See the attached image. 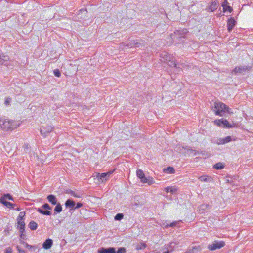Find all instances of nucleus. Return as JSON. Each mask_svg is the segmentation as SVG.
<instances>
[{
    "label": "nucleus",
    "mask_w": 253,
    "mask_h": 253,
    "mask_svg": "<svg viewBox=\"0 0 253 253\" xmlns=\"http://www.w3.org/2000/svg\"><path fill=\"white\" fill-rule=\"evenodd\" d=\"M17 221L16 228L18 230H21V231L25 230V223L24 220H17Z\"/></svg>",
    "instance_id": "18"
},
{
    "label": "nucleus",
    "mask_w": 253,
    "mask_h": 253,
    "mask_svg": "<svg viewBox=\"0 0 253 253\" xmlns=\"http://www.w3.org/2000/svg\"><path fill=\"white\" fill-rule=\"evenodd\" d=\"M16 249L18 252V253H26L24 250L22 249L19 246H16Z\"/></svg>",
    "instance_id": "46"
},
{
    "label": "nucleus",
    "mask_w": 253,
    "mask_h": 253,
    "mask_svg": "<svg viewBox=\"0 0 253 253\" xmlns=\"http://www.w3.org/2000/svg\"><path fill=\"white\" fill-rule=\"evenodd\" d=\"M0 199H3V201H7L9 200L12 201H14L13 196L9 193H4L0 198Z\"/></svg>",
    "instance_id": "23"
},
{
    "label": "nucleus",
    "mask_w": 253,
    "mask_h": 253,
    "mask_svg": "<svg viewBox=\"0 0 253 253\" xmlns=\"http://www.w3.org/2000/svg\"><path fill=\"white\" fill-rule=\"evenodd\" d=\"M20 243L21 244L23 245L24 246V247H26V244H28V243L27 242H25V241H24L23 240H21L20 241Z\"/></svg>",
    "instance_id": "52"
},
{
    "label": "nucleus",
    "mask_w": 253,
    "mask_h": 253,
    "mask_svg": "<svg viewBox=\"0 0 253 253\" xmlns=\"http://www.w3.org/2000/svg\"><path fill=\"white\" fill-rule=\"evenodd\" d=\"M126 249L125 247H120L116 251V253H126Z\"/></svg>",
    "instance_id": "38"
},
{
    "label": "nucleus",
    "mask_w": 253,
    "mask_h": 253,
    "mask_svg": "<svg viewBox=\"0 0 253 253\" xmlns=\"http://www.w3.org/2000/svg\"><path fill=\"white\" fill-rule=\"evenodd\" d=\"M25 216V212L21 211L19 213V215L17 217V220H24V217Z\"/></svg>",
    "instance_id": "32"
},
{
    "label": "nucleus",
    "mask_w": 253,
    "mask_h": 253,
    "mask_svg": "<svg viewBox=\"0 0 253 253\" xmlns=\"http://www.w3.org/2000/svg\"><path fill=\"white\" fill-rule=\"evenodd\" d=\"M177 190L176 186H168L165 188V191L167 193L174 194Z\"/></svg>",
    "instance_id": "22"
},
{
    "label": "nucleus",
    "mask_w": 253,
    "mask_h": 253,
    "mask_svg": "<svg viewBox=\"0 0 253 253\" xmlns=\"http://www.w3.org/2000/svg\"><path fill=\"white\" fill-rule=\"evenodd\" d=\"M1 59H2L3 60V61L5 63H6V66H8L10 65V62H9V57L7 56V55H5L4 54H2V55H1Z\"/></svg>",
    "instance_id": "30"
},
{
    "label": "nucleus",
    "mask_w": 253,
    "mask_h": 253,
    "mask_svg": "<svg viewBox=\"0 0 253 253\" xmlns=\"http://www.w3.org/2000/svg\"><path fill=\"white\" fill-rule=\"evenodd\" d=\"M228 2L227 1V0H225L222 3V6L223 7V11L225 12V9L226 8V6L228 5Z\"/></svg>",
    "instance_id": "42"
},
{
    "label": "nucleus",
    "mask_w": 253,
    "mask_h": 253,
    "mask_svg": "<svg viewBox=\"0 0 253 253\" xmlns=\"http://www.w3.org/2000/svg\"><path fill=\"white\" fill-rule=\"evenodd\" d=\"M1 55L0 56V65H6V63H5L3 61V60L2 59H1Z\"/></svg>",
    "instance_id": "49"
},
{
    "label": "nucleus",
    "mask_w": 253,
    "mask_h": 253,
    "mask_svg": "<svg viewBox=\"0 0 253 253\" xmlns=\"http://www.w3.org/2000/svg\"><path fill=\"white\" fill-rule=\"evenodd\" d=\"M138 205H139V204L138 203H135L134 204H133L132 205V206H138Z\"/></svg>",
    "instance_id": "56"
},
{
    "label": "nucleus",
    "mask_w": 253,
    "mask_h": 253,
    "mask_svg": "<svg viewBox=\"0 0 253 253\" xmlns=\"http://www.w3.org/2000/svg\"><path fill=\"white\" fill-rule=\"evenodd\" d=\"M28 227L31 230H36L37 229L38 224L35 221H31L29 223Z\"/></svg>",
    "instance_id": "28"
},
{
    "label": "nucleus",
    "mask_w": 253,
    "mask_h": 253,
    "mask_svg": "<svg viewBox=\"0 0 253 253\" xmlns=\"http://www.w3.org/2000/svg\"><path fill=\"white\" fill-rule=\"evenodd\" d=\"M251 67L246 65H240L236 66L234 69L232 71V73L235 75L237 74H244L250 71Z\"/></svg>",
    "instance_id": "3"
},
{
    "label": "nucleus",
    "mask_w": 253,
    "mask_h": 253,
    "mask_svg": "<svg viewBox=\"0 0 253 253\" xmlns=\"http://www.w3.org/2000/svg\"><path fill=\"white\" fill-rule=\"evenodd\" d=\"M108 174L106 173H98L97 177L98 180L103 182L104 181H106L108 179L109 177H108Z\"/></svg>",
    "instance_id": "21"
},
{
    "label": "nucleus",
    "mask_w": 253,
    "mask_h": 253,
    "mask_svg": "<svg viewBox=\"0 0 253 253\" xmlns=\"http://www.w3.org/2000/svg\"><path fill=\"white\" fill-rule=\"evenodd\" d=\"M135 40L131 41L129 43H128L126 46H127L128 48H135Z\"/></svg>",
    "instance_id": "36"
},
{
    "label": "nucleus",
    "mask_w": 253,
    "mask_h": 253,
    "mask_svg": "<svg viewBox=\"0 0 253 253\" xmlns=\"http://www.w3.org/2000/svg\"><path fill=\"white\" fill-rule=\"evenodd\" d=\"M0 126H1V128L5 131L12 130L15 128L10 124L9 121H3L1 119H0Z\"/></svg>",
    "instance_id": "7"
},
{
    "label": "nucleus",
    "mask_w": 253,
    "mask_h": 253,
    "mask_svg": "<svg viewBox=\"0 0 253 253\" xmlns=\"http://www.w3.org/2000/svg\"><path fill=\"white\" fill-rule=\"evenodd\" d=\"M178 224V222L177 221H174L172 223H171L170 224H167L166 225H165V228H168L169 227H174L176 226Z\"/></svg>",
    "instance_id": "35"
},
{
    "label": "nucleus",
    "mask_w": 253,
    "mask_h": 253,
    "mask_svg": "<svg viewBox=\"0 0 253 253\" xmlns=\"http://www.w3.org/2000/svg\"><path fill=\"white\" fill-rule=\"evenodd\" d=\"M197 247H194L192 249L186 251L185 253H195V251L197 250Z\"/></svg>",
    "instance_id": "40"
},
{
    "label": "nucleus",
    "mask_w": 253,
    "mask_h": 253,
    "mask_svg": "<svg viewBox=\"0 0 253 253\" xmlns=\"http://www.w3.org/2000/svg\"><path fill=\"white\" fill-rule=\"evenodd\" d=\"M135 48H144L146 46V43L144 41L136 40H135Z\"/></svg>",
    "instance_id": "19"
},
{
    "label": "nucleus",
    "mask_w": 253,
    "mask_h": 253,
    "mask_svg": "<svg viewBox=\"0 0 253 253\" xmlns=\"http://www.w3.org/2000/svg\"><path fill=\"white\" fill-rule=\"evenodd\" d=\"M212 109L216 115L223 116H224V111L226 109V104L220 101H216L214 103Z\"/></svg>",
    "instance_id": "2"
},
{
    "label": "nucleus",
    "mask_w": 253,
    "mask_h": 253,
    "mask_svg": "<svg viewBox=\"0 0 253 253\" xmlns=\"http://www.w3.org/2000/svg\"><path fill=\"white\" fill-rule=\"evenodd\" d=\"M0 203L9 209H14V207L17 205L7 201H3V199H0Z\"/></svg>",
    "instance_id": "15"
},
{
    "label": "nucleus",
    "mask_w": 253,
    "mask_h": 253,
    "mask_svg": "<svg viewBox=\"0 0 253 253\" xmlns=\"http://www.w3.org/2000/svg\"><path fill=\"white\" fill-rule=\"evenodd\" d=\"M47 199L49 202L53 205H55L57 203V199L54 195H48L47 196Z\"/></svg>",
    "instance_id": "17"
},
{
    "label": "nucleus",
    "mask_w": 253,
    "mask_h": 253,
    "mask_svg": "<svg viewBox=\"0 0 253 253\" xmlns=\"http://www.w3.org/2000/svg\"><path fill=\"white\" fill-rule=\"evenodd\" d=\"M201 182H210L212 181V178L208 176L203 175L199 177Z\"/></svg>",
    "instance_id": "25"
},
{
    "label": "nucleus",
    "mask_w": 253,
    "mask_h": 253,
    "mask_svg": "<svg viewBox=\"0 0 253 253\" xmlns=\"http://www.w3.org/2000/svg\"><path fill=\"white\" fill-rule=\"evenodd\" d=\"M231 111V109L229 107H228L226 105V109H225V111H224V114L226 113H227L228 114H231L232 113V112Z\"/></svg>",
    "instance_id": "45"
},
{
    "label": "nucleus",
    "mask_w": 253,
    "mask_h": 253,
    "mask_svg": "<svg viewBox=\"0 0 253 253\" xmlns=\"http://www.w3.org/2000/svg\"><path fill=\"white\" fill-rule=\"evenodd\" d=\"M19 232H20V238L21 239H25L26 238V235H25L24 233H25V230H23L22 231H21V230H19Z\"/></svg>",
    "instance_id": "41"
},
{
    "label": "nucleus",
    "mask_w": 253,
    "mask_h": 253,
    "mask_svg": "<svg viewBox=\"0 0 253 253\" xmlns=\"http://www.w3.org/2000/svg\"><path fill=\"white\" fill-rule=\"evenodd\" d=\"M136 174L137 177L140 179L141 182L143 183H147V181H146V180H147V177L145 176L142 170L138 169L136 171Z\"/></svg>",
    "instance_id": "11"
},
{
    "label": "nucleus",
    "mask_w": 253,
    "mask_h": 253,
    "mask_svg": "<svg viewBox=\"0 0 253 253\" xmlns=\"http://www.w3.org/2000/svg\"><path fill=\"white\" fill-rule=\"evenodd\" d=\"M225 164L222 162H218L213 166V168L217 170H221L224 168Z\"/></svg>",
    "instance_id": "27"
},
{
    "label": "nucleus",
    "mask_w": 253,
    "mask_h": 253,
    "mask_svg": "<svg viewBox=\"0 0 253 253\" xmlns=\"http://www.w3.org/2000/svg\"><path fill=\"white\" fill-rule=\"evenodd\" d=\"M65 193L71 195L72 196L76 198H81L82 197V194L80 193H76L75 191L71 190V189H67L65 191Z\"/></svg>",
    "instance_id": "24"
},
{
    "label": "nucleus",
    "mask_w": 253,
    "mask_h": 253,
    "mask_svg": "<svg viewBox=\"0 0 253 253\" xmlns=\"http://www.w3.org/2000/svg\"><path fill=\"white\" fill-rule=\"evenodd\" d=\"M123 217L124 214L123 213H118L115 215L114 219L115 220L120 221L123 218Z\"/></svg>",
    "instance_id": "33"
},
{
    "label": "nucleus",
    "mask_w": 253,
    "mask_h": 253,
    "mask_svg": "<svg viewBox=\"0 0 253 253\" xmlns=\"http://www.w3.org/2000/svg\"><path fill=\"white\" fill-rule=\"evenodd\" d=\"M83 206V204L81 202H78L75 206V208H74V210H77V209H78L80 208H81Z\"/></svg>",
    "instance_id": "44"
},
{
    "label": "nucleus",
    "mask_w": 253,
    "mask_h": 253,
    "mask_svg": "<svg viewBox=\"0 0 253 253\" xmlns=\"http://www.w3.org/2000/svg\"><path fill=\"white\" fill-rule=\"evenodd\" d=\"M14 210L17 211H20L21 210V209L19 207H17L15 209L14 208Z\"/></svg>",
    "instance_id": "55"
},
{
    "label": "nucleus",
    "mask_w": 253,
    "mask_h": 253,
    "mask_svg": "<svg viewBox=\"0 0 253 253\" xmlns=\"http://www.w3.org/2000/svg\"><path fill=\"white\" fill-rule=\"evenodd\" d=\"M147 183L149 185H151L155 183V180L153 178L150 176H148L147 177Z\"/></svg>",
    "instance_id": "34"
},
{
    "label": "nucleus",
    "mask_w": 253,
    "mask_h": 253,
    "mask_svg": "<svg viewBox=\"0 0 253 253\" xmlns=\"http://www.w3.org/2000/svg\"><path fill=\"white\" fill-rule=\"evenodd\" d=\"M162 253H170V251L167 249L166 251H163Z\"/></svg>",
    "instance_id": "54"
},
{
    "label": "nucleus",
    "mask_w": 253,
    "mask_h": 253,
    "mask_svg": "<svg viewBox=\"0 0 253 253\" xmlns=\"http://www.w3.org/2000/svg\"><path fill=\"white\" fill-rule=\"evenodd\" d=\"M164 171L167 173L173 174L175 173V169L173 167L169 166L167 168L164 169Z\"/></svg>",
    "instance_id": "29"
},
{
    "label": "nucleus",
    "mask_w": 253,
    "mask_h": 253,
    "mask_svg": "<svg viewBox=\"0 0 253 253\" xmlns=\"http://www.w3.org/2000/svg\"><path fill=\"white\" fill-rule=\"evenodd\" d=\"M172 243H171L170 244V246L171 247L172 246Z\"/></svg>",
    "instance_id": "57"
},
{
    "label": "nucleus",
    "mask_w": 253,
    "mask_h": 253,
    "mask_svg": "<svg viewBox=\"0 0 253 253\" xmlns=\"http://www.w3.org/2000/svg\"><path fill=\"white\" fill-rule=\"evenodd\" d=\"M54 128L53 127H50L46 129L45 127H43L41 129L40 132L42 135L45 137L49 133H50Z\"/></svg>",
    "instance_id": "16"
},
{
    "label": "nucleus",
    "mask_w": 253,
    "mask_h": 253,
    "mask_svg": "<svg viewBox=\"0 0 253 253\" xmlns=\"http://www.w3.org/2000/svg\"><path fill=\"white\" fill-rule=\"evenodd\" d=\"M211 208L210 206L207 204H203L200 206V211H205L207 209H210Z\"/></svg>",
    "instance_id": "31"
},
{
    "label": "nucleus",
    "mask_w": 253,
    "mask_h": 253,
    "mask_svg": "<svg viewBox=\"0 0 253 253\" xmlns=\"http://www.w3.org/2000/svg\"><path fill=\"white\" fill-rule=\"evenodd\" d=\"M98 253H116V251L114 247L104 248L102 247L98 249Z\"/></svg>",
    "instance_id": "10"
},
{
    "label": "nucleus",
    "mask_w": 253,
    "mask_h": 253,
    "mask_svg": "<svg viewBox=\"0 0 253 253\" xmlns=\"http://www.w3.org/2000/svg\"><path fill=\"white\" fill-rule=\"evenodd\" d=\"M53 73L55 76L57 77H60L61 76V73L58 69H55L53 71Z\"/></svg>",
    "instance_id": "39"
},
{
    "label": "nucleus",
    "mask_w": 253,
    "mask_h": 253,
    "mask_svg": "<svg viewBox=\"0 0 253 253\" xmlns=\"http://www.w3.org/2000/svg\"><path fill=\"white\" fill-rule=\"evenodd\" d=\"M232 141L231 136H228L225 138H219L216 143L218 145L225 144Z\"/></svg>",
    "instance_id": "12"
},
{
    "label": "nucleus",
    "mask_w": 253,
    "mask_h": 253,
    "mask_svg": "<svg viewBox=\"0 0 253 253\" xmlns=\"http://www.w3.org/2000/svg\"><path fill=\"white\" fill-rule=\"evenodd\" d=\"M26 248H27V249H28L29 250H31L32 249L34 248V247L32 245H29L28 244H26Z\"/></svg>",
    "instance_id": "51"
},
{
    "label": "nucleus",
    "mask_w": 253,
    "mask_h": 253,
    "mask_svg": "<svg viewBox=\"0 0 253 253\" xmlns=\"http://www.w3.org/2000/svg\"><path fill=\"white\" fill-rule=\"evenodd\" d=\"M115 171V169H114L113 170H109L108 172H106L108 174V177H109L110 175L111 174H112L114 171Z\"/></svg>",
    "instance_id": "50"
},
{
    "label": "nucleus",
    "mask_w": 253,
    "mask_h": 253,
    "mask_svg": "<svg viewBox=\"0 0 253 253\" xmlns=\"http://www.w3.org/2000/svg\"><path fill=\"white\" fill-rule=\"evenodd\" d=\"M225 243L223 241H214L211 244L208 246V249L211 251H214L223 247Z\"/></svg>",
    "instance_id": "5"
},
{
    "label": "nucleus",
    "mask_w": 253,
    "mask_h": 253,
    "mask_svg": "<svg viewBox=\"0 0 253 253\" xmlns=\"http://www.w3.org/2000/svg\"><path fill=\"white\" fill-rule=\"evenodd\" d=\"M165 59L168 61V65L170 67H173L174 68H176L177 69V71H180L181 70V68L179 67H177V64L176 63L175 60L173 59V58L170 56V55L165 54Z\"/></svg>",
    "instance_id": "8"
},
{
    "label": "nucleus",
    "mask_w": 253,
    "mask_h": 253,
    "mask_svg": "<svg viewBox=\"0 0 253 253\" xmlns=\"http://www.w3.org/2000/svg\"><path fill=\"white\" fill-rule=\"evenodd\" d=\"M188 33L187 29H182L175 30L174 33L171 35V38L174 42L176 43H180L184 42L186 37V34Z\"/></svg>",
    "instance_id": "1"
},
{
    "label": "nucleus",
    "mask_w": 253,
    "mask_h": 253,
    "mask_svg": "<svg viewBox=\"0 0 253 253\" xmlns=\"http://www.w3.org/2000/svg\"><path fill=\"white\" fill-rule=\"evenodd\" d=\"M217 5V2L215 0L213 1V0L210 5L209 6L208 9L211 12L214 11L217 9L218 7Z\"/></svg>",
    "instance_id": "20"
},
{
    "label": "nucleus",
    "mask_w": 253,
    "mask_h": 253,
    "mask_svg": "<svg viewBox=\"0 0 253 253\" xmlns=\"http://www.w3.org/2000/svg\"><path fill=\"white\" fill-rule=\"evenodd\" d=\"M23 147H24L25 150H26L27 151L28 149V148H29V144H25L24 145Z\"/></svg>",
    "instance_id": "53"
},
{
    "label": "nucleus",
    "mask_w": 253,
    "mask_h": 253,
    "mask_svg": "<svg viewBox=\"0 0 253 253\" xmlns=\"http://www.w3.org/2000/svg\"><path fill=\"white\" fill-rule=\"evenodd\" d=\"M11 101V98L10 97H6L4 100V104L6 105H9Z\"/></svg>",
    "instance_id": "43"
},
{
    "label": "nucleus",
    "mask_w": 253,
    "mask_h": 253,
    "mask_svg": "<svg viewBox=\"0 0 253 253\" xmlns=\"http://www.w3.org/2000/svg\"><path fill=\"white\" fill-rule=\"evenodd\" d=\"M53 245V241L51 239H47L42 244V248L48 250L50 249Z\"/></svg>",
    "instance_id": "14"
},
{
    "label": "nucleus",
    "mask_w": 253,
    "mask_h": 253,
    "mask_svg": "<svg viewBox=\"0 0 253 253\" xmlns=\"http://www.w3.org/2000/svg\"><path fill=\"white\" fill-rule=\"evenodd\" d=\"M146 247V245L144 243H141L140 244H137L136 246L137 250H141L144 249Z\"/></svg>",
    "instance_id": "37"
},
{
    "label": "nucleus",
    "mask_w": 253,
    "mask_h": 253,
    "mask_svg": "<svg viewBox=\"0 0 253 253\" xmlns=\"http://www.w3.org/2000/svg\"><path fill=\"white\" fill-rule=\"evenodd\" d=\"M214 123L215 125L219 126H222L224 128H231L233 127L234 126V124H230L226 119H224L216 120L214 121Z\"/></svg>",
    "instance_id": "4"
},
{
    "label": "nucleus",
    "mask_w": 253,
    "mask_h": 253,
    "mask_svg": "<svg viewBox=\"0 0 253 253\" xmlns=\"http://www.w3.org/2000/svg\"><path fill=\"white\" fill-rule=\"evenodd\" d=\"M42 208L47 210H42L41 208H38L37 211L40 213L44 215H51L52 214V212L49 211L52 209V207L48 204L44 203L42 206Z\"/></svg>",
    "instance_id": "6"
},
{
    "label": "nucleus",
    "mask_w": 253,
    "mask_h": 253,
    "mask_svg": "<svg viewBox=\"0 0 253 253\" xmlns=\"http://www.w3.org/2000/svg\"><path fill=\"white\" fill-rule=\"evenodd\" d=\"M229 11V12H231L232 11H233V9L229 5H227L226 6V8L225 9V11Z\"/></svg>",
    "instance_id": "48"
},
{
    "label": "nucleus",
    "mask_w": 253,
    "mask_h": 253,
    "mask_svg": "<svg viewBox=\"0 0 253 253\" xmlns=\"http://www.w3.org/2000/svg\"><path fill=\"white\" fill-rule=\"evenodd\" d=\"M75 205V201L71 199H67L65 203L66 207L70 208V210H74Z\"/></svg>",
    "instance_id": "13"
},
{
    "label": "nucleus",
    "mask_w": 253,
    "mask_h": 253,
    "mask_svg": "<svg viewBox=\"0 0 253 253\" xmlns=\"http://www.w3.org/2000/svg\"><path fill=\"white\" fill-rule=\"evenodd\" d=\"M4 253H12V250L10 247L6 248L4 250Z\"/></svg>",
    "instance_id": "47"
},
{
    "label": "nucleus",
    "mask_w": 253,
    "mask_h": 253,
    "mask_svg": "<svg viewBox=\"0 0 253 253\" xmlns=\"http://www.w3.org/2000/svg\"><path fill=\"white\" fill-rule=\"evenodd\" d=\"M236 21L233 18H230L227 20V30L228 32L231 33L234 27L236 25Z\"/></svg>",
    "instance_id": "9"
},
{
    "label": "nucleus",
    "mask_w": 253,
    "mask_h": 253,
    "mask_svg": "<svg viewBox=\"0 0 253 253\" xmlns=\"http://www.w3.org/2000/svg\"><path fill=\"white\" fill-rule=\"evenodd\" d=\"M227 182H230V180H227Z\"/></svg>",
    "instance_id": "58"
},
{
    "label": "nucleus",
    "mask_w": 253,
    "mask_h": 253,
    "mask_svg": "<svg viewBox=\"0 0 253 253\" xmlns=\"http://www.w3.org/2000/svg\"><path fill=\"white\" fill-rule=\"evenodd\" d=\"M55 205L56 207L54 208V210L55 211L54 215H56V213H60L62 211V207L60 203H57Z\"/></svg>",
    "instance_id": "26"
}]
</instances>
